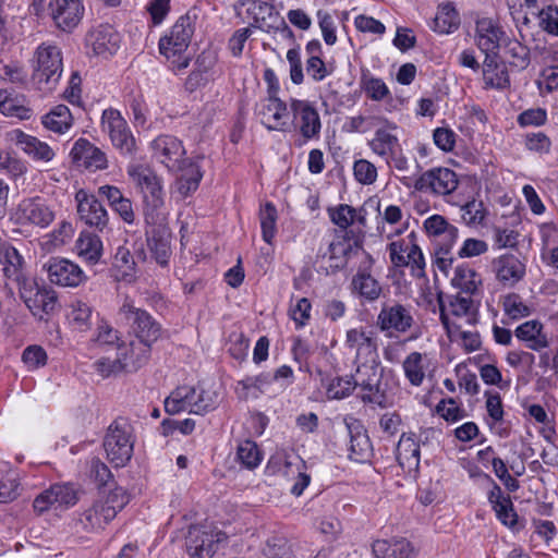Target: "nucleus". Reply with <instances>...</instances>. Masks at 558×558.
Wrapping results in <instances>:
<instances>
[{"label":"nucleus","mask_w":558,"mask_h":558,"mask_svg":"<svg viewBox=\"0 0 558 558\" xmlns=\"http://www.w3.org/2000/svg\"><path fill=\"white\" fill-rule=\"evenodd\" d=\"M196 19L195 9L187 11L177 20L169 33L159 39V52L170 62L169 68L174 74L190 65L191 58L185 56V51L194 34Z\"/></svg>","instance_id":"obj_1"},{"label":"nucleus","mask_w":558,"mask_h":558,"mask_svg":"<svg viewBox=\"0 0 558 558\" xmlns=\"http://www.w3.org/2000/svg\"><path fill=\"white\" fill-rule=\"evenodd\" d=\"M31 83L41 93L56 89L63 72L61 49L52 43H43L34 51Z\"/></svg>","instance_id":"obj_2"},{"label":"nucleus","mask_w":558,"mask_h":558,"mask_svg":"<svg viewBox=\"0 0 558 558\" xmlns=\"http://www.w3.org/2000/svg\"><path fill=\"white\" fill-rule=\"evenodd\" d=\"M135 430L126 417H117L107 428L104 449L111 464L123 468L130 462L134 451Z\"/></svg>","instance_id":"obj_3"},{"label":"nucleus","mask_w":558,"mask_h":558,"mask_svg":"<svg viewBox=\"0 0 558 558\" xmlns=\"http://www.w3.org/2000/svg\"><path fill=\"white\" fill-rule=\"evenodd\" d=\"M439 319L449 338H453L462 329L461 322L474 326L478 322V303L472 295L457 293L448 298V305L439 301Z\"/></svg>","instance_id":"obj_4"},{"label":"nucleus","mask_w":558,"mask_h":558,"mask_svg":"<svg viewBox=\"0 0 558 558\" xmlns=\"http://www.w3.org/2000/svg\"><path fill=\"white\" fill-rule=\"evenodd\" d=\"M387 251L390 262L396 268L409 267L412 277H425L426 262L414 231L403 239L390 242L387 245Z\"/></svg>","instance_id":"obj_5"},{"label":"nucleus","mask_w":558,"mask_h":558,"mask_svg":"<svg viewBox=\"0 0 558 558\" xmlns=\"http://www.w3.org/2000/svg\"><path fill=\"white\" fill-rule=\"evenodd\" d=\"M119 314L129 327L134 339L153 347L161 336V325L145 310L134 306L133 302L125 300Z\"/></svg>","instance_id":"obj_6"},{"label":"nucleus","mask_w":558,"mask_h":558,"mask_svg":"<svg viewBox=\"0 0 558 558\" xmlns=\"http://www.w3.org/2000/svg\"><path fill=\"white\" fill-rule=\"evenodd\" d=\"M414 324L412 305L397 301L384 302L375 320V326L388 338L407 333Z\"/></svg>","instance_id":"obj_7"},{"label":"nucleus","mask_w":558,"mask_h":558,"mask_svg":"<svg viewBox=\"0 0 558 558\" xmlns=\"http://www.w3.org/2000/svg\"><path fill=\"white\" fill-rule=\"evenodd\" d=\"M101 129L108 134L112 146L123 156H133L136 151V140L121 112L108 108L101 114Z\"/></svg>","instance_id":"obj_8"},{"label":"nucleus","mask_w":558,"mask_h":558,"mask_svg":"<svg viewBox=\"0 0 558 558\" xmlns=\"http://www.w3.org/2000/svg\"><path fill=\"white\" fill-rule=\"evenodd\" d=\"M14 219L22 227L46 229L56 219V210L53 205L41 196L28 197L19 203Z\"/></svg>","instance_id":"obj_9"},{"label":"nucleus","mask_w":558,"mask_h":558,"mask_svg":"<svg viewBox=\"0 0 558 558\" xmlns=\"http://www.w3.org/2000/svg\"><path fill=\"white\" fill-rule=\"evenodd\" d=\"M227 539V534L216 527L192 525L185 546L191 558H211Z\"/></svg>","instance_id":"obj_10"},{"label":"nucleus","mask_w":558,"mask_h":558,"mask_svg":"<svg viewBox=\"0 0 558 558\" xmlns=\"http://www.w3.org/2000/svg\"><path fill=\"white\" fill-rule=\"evenodd\" d=\"M17 291L31 313L39 319L53 314L59 306L57 292L49 287H39L34 279L27 280Z\"/></svg>","instance_id":"obj_11"},{"label":"nucleus","mask_w":558,"mask_h":558,"mask_svg":"<svg viewBox=\"0 0 558 558\" xmlns=\"http://www.w3.org/2000/svg\"><path fill=\"white\" fill-rule=\"evenodd\" d=\"M459 184L457 173L445 167L432 168L414 180L413 189L417 192L447 196L453 193Z\"/></svg>","instance_id":"obj_12"},{"label":"nucleus","mask_w":558,"mask_h":558,"mask_svg":"<svg viewBox=\"0 0 558 558\" xmlns=\"http://www.w3.org/2000/svg\"><path fill=\"white\" fill-rule=\"evenodd\" d=\"M44 269L51 283L63 288H77L88 279L80 265L62 257L49 258Z\"/></svg>","instance_id":"obj_13"},{"label":"nucleus","mask_w":558,"mask_h":558,"mask_svg":"<svg viewBox=\"0 0 558 558\" xmlns=\"http://www.w3.org/2000/svg\"><path fill=\"white\" fill-rule=\"evenodd\" d=\"M76 211L80 220L99 232H104L109 223V214L98 197L86 190L75 193Z\"/></svg>","instance_id":"obj_14"},{"label":"nucleus","mask_w":558,"mask_h":558,"mask_svg":"<svg viewBox=\"0 0 558 558\" xmlns=\"http://www.w3.org/2000/svg\"><path fill=\"white\" fill-rule=\"evenodd\" d=\"M290 112L293 116V124L306 141L318 138L322 130V121L315 106L303 99L291 98Z\"/></svg>","instance_id":"obj_15"},{"label":"nucleus","mask_w":558,"mask_h":558,"mask_svg":"<svg viewBox=\"0 0 558 558\" xmlns=\"http://www.w3.org/2000/svg\"><path fill=\"white\" fill-rule=\"evenodd\" d=\"M48 13L58 29L71 33L85 14L84 0H49Z\"/></svg>","instance_id":"obj_16"},{"label":"nucleus","mask_w":558,"mask_h":558,"mask_svg":"<svg viewBox=\"0 0 558 558\" xmlns=\"http://www.w3.org/2000/svg\"><path fill=\"white\" fill-rule=\"evenodd\" d=\"M153 156L170 171H177L191 161L183 158L185 149L182 142L173 135L162 134L150 143Z\"/></svg>","instance_id":"obj_17"},{"label":"nucleus","mask_w":558,"mask_h":558,"mask_svg":"<svg viewBox=\"0 0 558 558\" xmlns=\"http://www.w3.org/2000/svg\"><path fill=\"white\" fill-rule=\"evenodd\" d=\"M343 424L350 438L349 458L359 463L369 461L373 456V446L362 421L347 415L343 418Z\"/></svg>","instance_id":"obj_18"},{"label":"nucleus","mask_w":558,"mask_h":558,"mask_svg":"<svg viewBox=\"0 0 558 558\" xmlns=\"http://www.w3.org/2000/svg\"><path fill=\"white\" fill-rule=\"evenodd\" d=\"M146 225L148 227L145 234L149 252L158 265L167 267L172 255L171 231L166 221L146 222Z\"/></svg>","instance_id":"obj_19"},{"label":"nucleus","mask_w":558,"mask_h":558,"mask_svg":"<svg viewBox=\"0 0 558 558\" xmlns=\"http://www.w3.org/2000/svg\"><path fill=\"white\" fill-rule=\"evenodd\" d=\"M70 158L74 166L90 172L106 170L108 159L105 151L95 146L87 138L80 137L70 150Z\"/></svg>","instance_id":"obj_20"},{"label":"nucleus","mask_w":558,"mask_h":558,"mask_svg":"<svg viewBox=\"0 0 558 558\" xmlns=\"http://www.w3.org/2000/svg\"><path fill=\"white\" fill-rule=\"evenodd\" d=\"M355 376H353L354 386H360L366 393L362 399L364 402H375L378 392V384L381 377L380 362L378 359L369 361L361 360L354 362Z\"/></svg>","instance_id":"obj_21"},{"label":"nucleus","mask_w":558,"mask_h":558,"mask_svg":"<svg viewBox=\"0 0 558 558\" xmlns=\"http://www.w3.org/2000/svg\"><path fill=\"white\" fill-rule=\"evenodd\" d=\"M344 345L350 352H354L353 362L378 359L376 336L366 327L360 326L347 330Z\"/></svg>","instance_id":"obj_22"},{"label":"nucleus","mask_w":558,"mask_h":558,"mask_svg":"<svg viewBox=\"0 0 558 558\" xmlns=\"http://www.w3.org/2000/svg\"><path fill=\"white\" fill-rule=\"evenodd\" d=\"M272 0H242L241 5L245 7L250 27L258 28L265 33L271 34L274 25L280 22V13L276 10Z\"/></svg>","instance_id":"obj_23"},{"label":"nucleus","mask_w":558,"mask_h":558,"mask_svg":"<svg viewBox=\"0 0 558 558\" xmlns=\"http://www.w3.org/2000/svg\"><path fill=\"white\" fill-rule=\"evenodd\" d=\"M366 265H361L353 276L351 286L352 292L361 299L362 303H374L383 294L384 288L381 283L371 275L373 258L365 253Z\"/></svg>","instance_id":"obj_24"},{"label":"nucleus","mask_w":558,"mask_h":558,"mask_svg":"<svg viewBox=\"0 0 558 558\" xmlns=\"http://www.w3.org/2000/svg\"><path fill=\"white\" fill-rule=\"evenodd\" d=\"M0 264L2 274L5 279V287L17 290L32 278L27 277L24 271V258L13 246H7L0 250Z\"/></svg>","instance_id":"obj_25"},{"label":"nucleus","mask_w":558,"mask_h":558,"mask_svg":"<svg viewBox=\"0 0 558 558\" xmlns=\"http://www.w3.org/2000/svg\"><path fill=\"white\" fill-rule=\"evenodd\" d=\"M86 46L95 56L108 58L120 47V35L109 24H100L86 35Z\"/></svg>","instance_id":"obj_26"},{"label":"nucleus","mask_w":558,"mask_h":558,"mask_svg":"<svg viewBox=\"0 0 558 558\" xmlns=\"http://www.w3.org/2000/svg\"><path fill=\"white\" fill-rule=\"evenodd\" d=\"M76 501V492L71 485L56 484L39 494L35 498L33 507L37 513H43L52 507L58 508L73 506Z\"/></svg>","instance_id":"obj_27"},{"label":"nucleus","mask_w":558,"mask_h":558,"mask_svg":"<svg viewBox=\"0 0 558 558\" xmlns=\"http://www.w3.org/2000/svg\"><path fill=\"white\" fill-rule=\"evenodd\" d=\"M496 279L505 287H513L525 276V264L513 254H504L493 260Z\"/></svg>","instance_id":"obj_28"},{"label":"nucleus","mask_w":558,"mask_h":558,"mask_svg":"<svg viewBox=\"0 0 558 558\" xmlns=\"http://www.w3.org/2000/svg\"><path fill=\"white\" fill-rule=\"evenodd\" d=\"M504 35L505 32L494 20L483 17L476 21L475 41L478 49L486 57L488 54H498L500 40Z\"/></svg>","instance_id":"obj_29"},{"label":"nucleus","mask_w":558,"mask_h":558,"mask_svg":"<svg viewBox=\"0 0 558 558\" xmlns=\"http://www.w3.org/2000/svg\"><path fill=\"white\" fill-rule=\"evenodd\" d=\"M8 137L34 160L48 162L54 157L53 149L47 143L20 129L10 131Z\"/></svg>","instance_id":"obj_30"},{"label":"nucleus","mask_w":558,"mask_h":558,"mask_svg":"<svg viewBox=\"0 0 558 558\" xmlns=\"http://www.w3.org/2000/svg\"><path fill=\"white\" fill-rule=\"evenodd\" d=\"M142 193L144 197L145 222L166 221L167 211L160 179L157 178L153 181V184H149Z\"/></svg>","instance_id":"obj_31"},{"label":"nucleus","mask_w":558,"mask_h":558,"mask_svg":"<svg viewBox=\"0 0 558 558\" xmlns=\"http://www.w3.org/2000/svg\"><path fill=\"white\" fill-rule=\"evenodd\" d=\"M381 122L383 125L375 131L374 137L368 142V146L374 154L387 158L389 154H393V150L400 147L399 138L396 134L398 126L387 119H383Z\"/></svg>","instance_id":"obj_32"},{"label":"nucleus","mask_w":558,"mask_h":558,"mask_svg":"<svg viewBox=\"0 0 558 558\" xmlns=\"http://www.w3.org/2000/svg\"><path fill=\"white\" fill-rule=\"evenodd\" d=\"M117 351L125 372H136L149 361L151 347L134 339L129 344H119Z\"/></svg>","instance_id":"obj_33"},{"label":"nucleus","mask_w":558,"mask_h":558,"mask_svg":"<svg viewBox=\"0 0 558 558\" xmlns=\"http://www.w3.org/2000/svg\"><path fill=\"white\" fill-rule=\"evenodd\" d=\"M396 459L402 469H417L421 450L415 433H403L396 447Z\"/></svg>","instance_id":"obj_34"},{"label":"nucleus","mask_w":558,"mask_h":558,"mask_svg":"<svg viewBox=\"0 0 558 558\" xmlns=\"http://www.w3.org/2000/svg\"><path fill=\"white\" fill-rule=\"evenodd\" d=\"M514 336L533 351L539 352L549 345L543 324L535 319L519 325L514 330Z\"/></svg>","instance_id":"obj_35"},{"label":"nucleus","mask_w":558,"mask_h":558,"mask_svg":"<svg viewBox=\"0 0 558 558\" xmlns=\"http://www.w3.org/2000/svg\"><path fill=\"white\" fill-rule=\"evenodd\" d=\"M483 80L486 88L505 89L510 86L507 66L498 61V54H488L483 62Z\"/></svg>","instance_id":"obj_36"},{"label":"nucleus","mask_w":558,"mask_h":558,"mask_svg":"<svg viewBox=\"0 0 558 558\" xmlns=\"http://www.w3.org/2000/svg\"><path fill=\"white\" fill-rule=\"evenodd\" d=\"M175 172H180V177L175 181V192L181 198L190 196L198 189L203 172L197 162L191 160L182 165V168Z\"/></svg>","instance_id":"obj_37"},{"label":"nucleus","mask_w":558,"mask_h":558,"mask_svg":"<svg viewBox=\"0 0 558 558\" xmlns=\"http://www.w3.org/2000/svg\"><path fill=\"white\" fill-rule=\"evenodd\" d=\"M428 366V355L417 351L409 353L402 362L404 377L414 387H420L423 384Z\"/></svg>","instance_id":"obj_38"},{"label":"nucleus","mask_w":558,"mask_h":558,"mask_svg":"<svg viewBox=\"0 0 558 558\" xmlns=\"http://www.w3.org/2000/svg\"><path fill=\"white\" fill-rule=\"evenodd\" d=\"M114 518L113 508L102 505L100 500H96L81 514L80 522L83 524L85 530L96 531L104 529V526Z\"/></svg>","instance_id":"obj_39"},{"label":"nucleus","mask_w":558,"mask_h":558,"mask_svg":"<svg viewBox=\"0 0 558 558\" xmlns=\"http://www.w3.org/2000/svg\"><path fill=\"white\" fill-rule=\"evenodd\" d=\"M372 551L375 558H411L413 547L405 538L376 539L372 545Z\"/></svg>","instance_id":"obj_40"},{"label":"nucleus","mask_w":558,"mask_h":558,"mask_svg":"<svg viewBox=\"0 0 558 558\" xmlns=\"http://www.w3.org/2000/svg\"><path fill=\"white\" fill-rule=\"evenodd\" d=\"M195 393L194 386H179L165 399V411L170 415L189 411L192 413L193 398Z\"/></svg>","instance_id":"obj_41"},{"label":"nucleus","mask_w":558,"mask_h":558,"mask_svg":"<svg viewBox=\"0 0 558 558\" xmlns=\"http://www.w3.org/2000/svg\"><path fill=\"white\" fill-rule=\"evenodd\" d=\"M75 248L77 255L89 265H96L102 256V241L89 231L80 233Z\"/></svg>","instance_id":"obj_42"},{"label":"nucleus","mask_w":558,"mask_h":558,"mask_svg":"<svg viewBox=\"0 0 558 558\" xmlns=\"http://www.w3.org/2000/svg\"><path fill=\"white\" fill-rule=\"evenodd\" d=\"M0 112L20 120H29L33 116V110L25 105V98L7 89H0Z\"/></svg>","instance_id":"obj_43"},{"label":"nucleus","mask_w":558,"mask_h":558,"mask_svg":"<svg viewBox=\"0 0 558 558\" xmlns=\"http://www.w3.org/2000/svg\"><path fill=\"white\" fill-rule=\"evenodd\" d=\"M272 384L270 373H260L256 376H246L236 383L235 392L240 399L258 398L266 388Z\"/></svg>","instance_id":"obj_44"},{"label":"nucleus","mask_w":558,"mask_h":558,"mask_svg":"<svg viewBox=\"0 0 558 558\" xmlns=\"http://www.w3.org/2000/svg\"><path fill=\"white\" fill-rule=\"evenodd\" d=\"M451 283L453 287L460 289L459 293L473 295L482 284V278L473 267L463 263L454 268Z\"/></svg>","instance_id":"obj_45"},{"label":"nucleus","mask_w":558,"mask_h":558,"mask_svg":"<svg viewBox=\"0 0 558 558\" xmlns=\"http://www.w3.org/2000/svg\"><path fill=\"white\" fill-rule=\"evenodd\" d=\"M43 125L57 134H64L73 124V117L65 105H57L41 118Z\"/></svg>","instance_id":"obj_46"},{"label":"nucleus","mask_w":558,"mask_h":558,"mask_svg":"<svg viewBox=\"0 0 558 558\" xmlns=\"http://www.w3.org/2000/svg\"><path fill=\"white\" fill-rule=\"evenodd\" d=\"M460 16L451 2L442 3L433 21V29L439 34H450L458 29Z\"/></svg>","instance_id":"obj_47"},{"label":"nucleus","mask_w":558,"mask_h":558,"mask_svg":"<svg viewBox=\"0 0 558 558\" xmlns=\"http://www.w3.org/2000/svg\"><path fill=\"white\" fill-rule=\"evenodd\" d=\"M289 110V104L279 97L267 98V105L264 106L262 113L264 116H266V112L270 113L274 123L267 124L266 128L269 131H287L289 124L284 118L288 116Z\"/></svg>","instance_id":"obj_48"},{"label":"nucleus","mask_w":558,"mask_h":558,"mask_svg":"<svg viewBox=\"0 0 558 558\" xmlns=\"http://www.w3.org/2000/svg\"><path fill=\"white\" fill-rule=\"evenodd\" d=\"M236 461L243 468L254 470L262 463L263 452L255 441L244 439L236 447Z\"/></svg>","instance_id":"obj_49"},{"label":"nucleus","mask_w":558,"mask_h":558,"mask_svg":"<svg viewBox=\"0 0 558 558\" xmlns=\"http://www.w3.org/2000/svg\"><path fill=\"white\" fill-rule=\"evenodd\" d=\"M258 218L262 238L266 243L271 244L277 234L278 211L276 206L271 202H266L259 208Z\"/></svg>","instance_id":"obj_50"},{"label":"nucleus","mask_w":558,"mask_h":558,"mask_svg":"<svg viewBox=\"0 0 558 558\" xmlns=\"http://www.w3.org/2000/svg\"><path fill=\"white\" fill-rule=\"evenodd\" d=\"M195 65L196 68L187 75L184 82V89L189 94L194 93L207 84V72L211 68V61L207 62V57L202 53L197 57Z\"/></svg>","instance_id":"obj_51"},{"label":"nucleus","mask_w":558,"mask_h":558,"mask_svg":"<svg viewBox=\"0 0 558 558\" xmlns=\"http://www.w3.org/2000/svg\"><path fill=\"white\" fill-rule=\"evenodd\" d=\"M266 558H292L288 539L282 534L270 535L263 547Z\"/></svg>","instance_id":"obj_52"},{"label":"nucleus","mask_w":558,"mask_h":558,"mask_svg":"<svg viewBox=\"0 0 558 558\" xmlns=\"http://www.w3.org/2000/svg\"><path fill=\"white\" fill-rule=\"evenodd\" d=\"M324 386L328 399L331 400L344 399L350 396L355 388L353 376L335 377L324 383Z\"/></svg>","instance_id":"obj_53"},{"label":"nucleus","mask_w":558,"mask_h":558,"mask_svg":"<svg viewBox=\"0 0 558 558\" xmlns=\"http://www.w3.org/2000/svg\"><path fill=\"white\" fill-rule=\"evenodd\" d=\"M484 396L486 398L485 408L488 415L487 425L490 429H494L504 422L505 411L502 400L498 392L487 390Z\"/></svg>","instance_id":"obj_54"},{"label":"nucleus","mask_w":558,"mask_h":558,"mask_svg":"<svg viewBox=\"0 0 558 558\" xmlns=\"http://www.w3.org/2000/svg\"><path fill=\"white\" fill-rule=\"evenodd\" d=\"M93 311L89 305L82 301H75L71 305L69 315L71 324L80 331H86L92 325Z\"/></svg>","instance_id":"obj_55"},{"label":"nucleus","mask_w":558,"mask_h":558,"mask_svg":"<svg viewBox=\"0 0 558 558\" xmlns=\"http://www.w3.org/2000/svg\"><path fill=\"white\" fill-rule=\"evenodd\" d=\"M361 88L375 101H381L390 95L388 86L381 78L366 74L361 77Z\"/></svg>","instance_id":"obj_56"},{"label":"nucleus","mask_w":558,"mask_h":558,"mask_svg":"<svg viewBox=\"0 0 558 558\" xmlns=\"http://www.w3.org/2000/svg\"><path fill=\"white\" fill-rule=\"evenodd\" d=\"M461 218L468 226L483 223L486 218V210L482 201L472 198L460 208Z\"/></svg>","instance_id":"obj_57"},{"label":"nucleus","mask_w":558,"mask_h":558,"mask_svg":"<svg viewBox=\"0 0 558 558\" xmlns=\"http://www.w3.org/2000/svg\"><path fill=\"white\" fill-rule=\"evenodd\" d=\"M312 303L307 298L296 299L289 308V316L294 322L295 328L305 327L311 319Z\"/></svg>","instance_id":"obj_58"},{"label":"nucleus","mask_w":558,"mask_h":558,"mask_svg":"<svg viewBox=\"0 0 558 558\" xmlns=\"http://www.w3.org/2000/svg\"><path fill=\"white\" fill-rule=\"evenodd\" d=\"M192 401L194 405V408H192V413L203 415L213 411L217 407V395L201 387H195V393Z\"/></svg>","instance_id":"obj_59"},{"label":"nucleus","mask_w":558,"mask_h":558,"mask_svg":"<svg viewBox=\"0 0 558 558\" xmlns=\"http://www.w3.org/2000/svg\"><path fill=\"white\" fill-rule=\"evenodd\" d=\"M20 484L17 473L9 470L5 474H0V502H9L19 496Z\"/></svg>","instance_id":"obj_60"},{"label":"nucleus","mask_w":558,"mask_h":558,"mask_svg":"<svg viewBox=\"0 0 558 558\" xmlns=\"http://www.w3.org/2000/svg\"><path fill=\"white\" fill-rule=\"evenodd\" d=\"M330 220L340 229L345 230L355 221V208L347 204H340L328 208Z\"/></svg>","instance_id":"obj_61"},{"label":"nucleus","mask_w":558,"mask_h":558,"mask_svg":"<svg viewBox=\"0 0 558 558\" xmlns=\"http://www.w3.org/2000/svg\"><path fill=\"white\" fill-rule=\"evenodd\" d=\"M128 175L133 183L141 189L145 190L149 184H153L158 175L153 169L144 165H131L128 167Z\"/></svg>","instance_id":"obj_62"},{"label":"nucleus","mask_w":558,"mask_h":558,"mask_svg":"<svg viewBox=\"0 0 558 558\" xmlns=\"http://www.w3.org/2000/svg\"><path fill=\"white\" fill-rule=\"evenodd\" d=\"M353 175L360 184L371 185L377 179V168L367 159H359L353 163Z\"/></svg>","instance_id":"obj_63"},{"label":"nucleus","mask_w":558,"mask_h":558,"mask_svg":"<svg viewBox=\"0 0 558 558\" xmlns=\"http://www.w3.org/2000/svg\"><path fill=\"white\" fill-rule=\"evenodd\" d=\"M542 242V257L545 253L558 246V226L554 222H543L538 226Z\"/></svg>","instance_id":"obj_64"}]
</instances>
